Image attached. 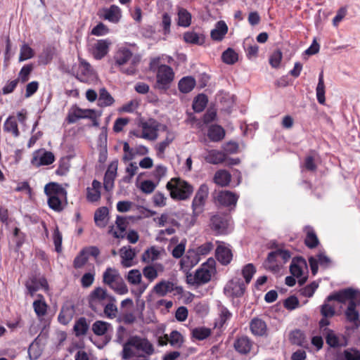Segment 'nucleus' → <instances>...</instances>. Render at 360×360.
<instances>
[{"label": "nucleus", "mask_w": 360, "mask_h": 360, "mask_svg": "<svg viewBox=\"0 0 360 360\" xmlns=\"http://www.w3.org/2000/svg\"><path fill=\"white\" fill-rule=\"evenodd\" d=\"M157 186V184L150 180H145L141 182L139 188L141 191L146 194H150L154 191Z\"/></svg>", "instance_id": "obj_62"}, {"label": "nucleus", "mask_w": 360, "mask_h": 360, "mask_svg": "<svg viewBox=\"0 0 360 360\" xmlns=\"http://www.w3.org/2000/svg\"><path fill=\"white\" fill-rule=\"evenodd\" d=\"M200 260L198 253L194 250H188L180 261L181 269L188 271L195 266Z\"/></svg>", "instance_id": "obj_17"}, {"label": "nucleus", "mask_w": 360, "mask_h": 360, "mask_svg": "<svg viewBox=\"0 0 360 360\" xmlns=\"http://www.w3.org/2000/svg\"><path fill=\"white\" fill-rule=\"evenodd\" d=\"M219 326H222L231 316V312L224 306L219 307Z\"/></svg>", "instance_id": "obj_63"}, {"label": "nucleus", "mask_w": 360, "mask_h": 360, "mask_svg": "<svg viewBox=\"0 0 360 360\" xmlns=\"http://www.w3.org/2000/svg\"><path fill=\"white\" fill-rule=\"evenodd\" d=\"M339 360H360V352L354 349H347L339 354Z\"/></svg>", "instance_id": "obj_49"}, {"label": "nucleus", "mask_w": 360, "mask_h": 360, "mask_svg": "<svg viewBox=\"0 0 360 360\" xmlns=\"http://www.w3.org/2000/svg\"><path fill=\"white\" fill-rule=\"evenodd\" d=\"M174 290V285L169 281L162 280L157 283L153 288V292L160 297H163Z\"/></svg>", "instance_id": "obj_28"}, {"label": "nucleus", "mask_w": 360, "mask_h": 360, "mask_svg": "<svg viewBox=\"0 0 360 360\" xmlns=\"http://www.w3.org/2000/svg\"><path fill=\"white\" fill-rule=\"evenodd\" d=\"M115 301H109L107 302L104 307V314L105 316L110 319H112L117 316L118 309L115 304Z\"/></svg>", "instance_id": "obj_51"}, {"label": "nucleus", "mask_w": 360, "mask_h": 360, "mask_svg": "<svg viewBox=\"0 0 360 360\" xmlns=\"http://www.w3.org/2000/svg\"><path fill=\"white\" fill-rule=\"evenodd\" d=\"M103 282L119 295L128 292V288L121 277L118 270L108 267L103 274Z\"/></svg>", "instance_id": "obj_5"}, {"label": "nucleus", "mask_w": 360, "mask_h": 360, "mask_svg": "<svg viewBox=\"0 0 360 360\" xmlns=\"http://www.w3.org/2000/svg\"><path fill=\"white\" fill-rule=\"evenodd\" d=\"M140 286L138 289L133 292L134 295L136 297V302L137 305V310L139 311L141 316H142V312L145 309V301L141 299L142 294L145 292L146 288H148V285L146 283L139 284Z\"/></svg>", "instance_id": "obj_42"}, {"label": "nucleus", "mask_w": 360, "mask_h": 360, "mask_svg": "<svg viewBox=\"0 0 360 360\" xmlns=\"http://www.w3.org/2000/svg\"><path fill=\"white\" fill-rule=\"evenodd\" d=\"M114 100L109 93L105 89H102L100 91L98 97V105L100 106H108L112 104Z\"/></svg>", "instance_id": "obj_54"}, {"label": "nucleus", "mask_w": 360, "mask_h": 360, "mask_svg": "<svg viewBox=\"0 0 360 360\" xmlns=\"http://www.w3.org/2000/svg\"><path fill=\"white\" fill-rule=\"evenodd\" d=\"M214 272L215 261L210 258L201 265V267L195 271L194 275H187V283L193 285L205 284L210 281Z\"/></svg>", "instance_id": "obj_2"}, {"label": "nucleus", "mask_w": 360, "mask_h": 360, "mask_svg": "<svg viewBox=\"0 0 360 360\" xmlns=\"http://www.w3.org/2000/svg\"><path fill=\"white\" fill-rule=\"evenodd\" d=\"M111 41L109 39H99L92 46V54L97 60H101L106 56L109 51Z\"/></svg>", "instance_id": "obj_18"}, {"label": "nucleus", "mask_w": 360, "mask_h": 360, "mask_svg": "<svg viewBox=\"0 0 360 360\" xmlns=\"http://www.w3.org/2000/svg\"><path fill=\"white\" fill-rule=\"evenodd\" d=\"M121 264L124 268H129L134 265V259L136 252L130 246H124L120 250Z\"/></svg>", "instance_id": "obj_23"}, {"label": "nucleus", "mask_w": 360, "mask_h": 360, "mask_svg": "<svg viewBox=\"0 0 360 360\" xmlns=\"http://www.w3.org/2000/svg\"><path fill=\"white\" fill-rule=\"evenodd\" d=\"M290 252L285 250L271 252L264 263V267L274 273H278L282 266L290 259Z\"/></svg>", "instance_id": "obj_6"}, {"label": "nucleus", "mask_w": 360, "mask_h": 360, "mask_svg": "<svg viewBox=\"0 0 360 360\" xmlns=\"http://www.w3.org/2000/svg\"><path fill=\"white\" fill-rule=\"evenodd\" d=\"M174 79L173 69L167 65H160L156 72V84L159 89H167Z\"/></svg>", "instance_id": "obj_8"}, {"label": "nucleus", "mask_w": 360, "mask_h": 360, "mask_svg": "<svg viewBox=\"0 0 360 360\" xmlns=\"http://www.w3.org/2000/svg\"><path fill=\"white\" fill-rule=\"evenodd\" d=\"M210 334V329L205 327H198L192 330L193 337L199 340L207 338Z\"/></svg>", "instance_id": "obj_57"}, {"label": "nucleus", "mask_w": 360, "mask_h": 360, "mask_svg": "<svg viewBox=\"0 0 360 360\" xmlns=\"http://www.w3.org/2000/svg\"><path fill=\"white\" fill-rule=\"evenodd\" d=\"M231 174L224 169L217 171L214 176V182L221 186H226L231 181Z\"/></svg>", "instance_id": "obj_43"}, {"label": "nucleus", "mask_w": 360, "mask_h": 360, "mask_svg": "<svg viewBox=\"0 0 360 360\" xmlns=\"http://www.w3.org/2000/svg\"><path fill=\"white\" fill-rule=\"evenodd\" d=\"M162 129L166 131V137L162 141L158 143L155 146L158 153L160 155L165 153L166 148L176 138V133L172 130H168L165 125L162 126Z\"/></svg>", "instance_id": "obj_26"}, {"label": "nucleus", "mask_w": 360, "mask_h": 360, "mask_svg": "<svg viewBox=\"0 0 360 360\" xmlns=\"http://www.w3.org/2000/svg\"><path fill=\"white\" fill-rule=\"evenodd\" d=\"M91 329L95 335L101 336L112 330V326L103 321H96L92 324Z\"/></svg>", "instance_id": "obj_39"}, {"label": "nucleus", "mask_w": 360, "mask_h": 360, "mask_svg": "<svg viewBox=\"0 0 360 360\" xmlns=\"http://www.w3.org/2000/svg\"><path fill=\"white\" fill-rule=\"evenodd\" d=\"M235 349L240 354H247L250 351L252 342L247 337L238 338L234 343Z\"/></svg>", "instance_id": "obj_38"}, {"label": "nucleus", "mask_w": 360, "mask_h": 360, "mask_svg": "<svg viewBox=\"0 0 360 360\" xmlns=\"http://www.w3.org/2000/svg\"><path fill=\"white\" fill-rule=\"evenodd\" d=\"M4 132L11 134L13 137L17 138L20 136V131L18 127L16 118L13 115H10L4 122L3 127Z\"/></svg>", "instance_id": "obj_32"}, {"label": "nucleus", "mask_w": 360, "mask_h": 360, "mask_svg": "<svg viewBox=\"0 0 360 360\" xmlns=\"http://www.w3.org/2000/svg\"><path fill=\"white\" fill-rule=\"evenodd\" d=\"M216 257L221 264L226 265L232 260L233 254L228 246L219 245L216 250Z\"/></svg>", "instance_id": "obj_27"}, {"label": "nucleus", "mask_w": 360, "mask_h": 360, "mask_svg": "<svg viewBox=\"0 0 360 360\" xmlns=\"http://www.w3.org/2000/svg\"><path fill=\"white\" fill-rule=\"evenodd\" d=\"M34 56L33 49L27 44H23L20 47L19 61L28 60Z\"/></svg>", "instance_id": "obj_59"}, {"label": "nucleus", "mask_w": 360, "mask_h": 360, "mask_svg": "<svg viewBox=\"0 0 360 360\" xmlns=\"http://www.w3.org/2000/svg\"><path fill=\"white\" fill-rule=\"evenodd\" d=\"M88 324L84 318H80L76 321L74 326V331L77 336L84 335L88 330Z\"/></svg>", "instance_id": "obj_53"}, {"label": "nucleus", "mask_w": 360, "mask_h": 360, "mask_svg": "<svg viewBox=\"0 0 360 360\" xmlns=\"http://www.w3.org/2000/svg\"><path fill=\"white\" fill-rule=\"evenodd\" d=\"M221 58L225 63L231 65L238 60V53L229 48L222 53Z\"/></svg>", "instance_id": "obj_56"}, {"label": "nucleus", "mask_w": 360, "mask_h": 360, "mask_svg": "<svg viewBox=\"0 0 360 360\" xmlns=\"http://www.w3.org/2000/svg\"><path fill=\"white\" fill-rule=\"evenodd\" d=\"M195 86V80L192 77H183L179 82V91L183 93L190 92Z\"/></svg>", "instance_id": "obj_45"}, {"label": "nucleus", "mask_w": 360, "mask_h": 360, "mask_svg": "<svg viewBox=\"0 0 360 360\" xmlns=\"http://www.w3.org/2000/svg\"><path fill=\"white\" fill-rule=\"evenodd\" d=\"M228 32V26L224 21L217 22L215 27L211 31V37L215 41H221Z\"/></svg>", "instance_id": "obj_35"}, {"label": "nucleus", "mask_w": 360, "mask_h": 360, "mask_svg": "<svg viewBox=\"0 0 360 360\" xmlns=\"http://www.w3.org/2000/svg\"><path fill=\"white\" fill-rule=\"evenodd\" d=\"M109 301H115V297L101 287L95 288L89 296V307L94 311L100 309Z\"/></svg>", "instance_id": "obj_7"}, {"label": "nucleus", "mask_w": 360, "mask_h": 360, "mask_svg": "<svg viewBox=\"0 0 360 360\" xmlns=\"http://www.w3.org/2000/svg\"><path fill=\"white\" fill-rule=\"evenodd\" d=\"M154 221L162 227L167 226H179L177 215L174 212L163 213L160 217L154 218Z\"/></svg>", "instance_id": "obj_19"}, {"label": "nucleus", "mask_w": 360, "mask_h": 360, "mask_svg": "<svg viewBox=\"0 0 360 360\" xmlns=\"http://www.w3.org/2000/svg\"><path fill=\"white\" fill-rule=\"evenodd\" d=\"M162 252V248L152 246L143 253L142 260L146 263H151L159 259Z\"/></svg>", "instance_id": "obj_31"}, {"label": "nucleus", "mask_w": 360, "mask_h": 360, "mask_svg": "<svg viewBox=\"0 0 360 360\" xmlns=\"http://www.w3.org/2000/svg\"><path fill=\"white\" fill-rule=\"evenodd\" d=\"M86 198L89 202H97L101 198V183L94 180L91 187L86 189Z\"/></svg>", "instance_id": "obj_33"}, {"label": "nucleus", "mask_w": 360, "mask_h": 360, "mask_svg": "<svg viewBox=\"0 0 360 360\" xmlns=\"http://www.w3.org/2000/svg\"><path fill=\"white\" fill-rule=\"evenodd\" d=\"M238 196L229 191H223L218 193L216 197L217 201L224 206H235Z\"/></svg>", "instance_id": "obj_25"}, {"label": "nucleus", "mask_w": 360, "mask_h": 360, "mask_svg": "<svg viewBox=\"0 0 360 360\" xmlns=\"http://www.w3.org/2000/svg\"><path fill=\"white\" fill-rule=\"evenodd\" d=\"M74 315V310L71 307H63L58 314V321L63 324H68L72 319Z\"/></svg>", "instance_id": "obj_48"}, {"label": "nucleus", "mask_w": 360, "mask_h": 360, "mask_svg": "<svg viewBox=\"0 0 360 360\" xmlns=\"http://www.w3.org/2000/svg\"><path fill=\"white\" fill-rule=\"evenodd\" d=\"M117 229L112 228L110 231L115 238H120L124 236V231L127 229V222L125 219L122 217H117L116 220Z\"/></svg>", "instance_id": "obj_46"}, {"label": "nucleus", "mask_w": 360, "mask_h": 360, "mask_svg": "<svg viewBox=\"0 0 360 360\" xmlns=\"http://www.w3.org/2000/svg\"><path fill=\"white\" fill-rule=\"evenodd\" d=\"M207 103V98L206 96L200 94L195 98L193 104V108L197 112H202L205 108Z\"/></svg>", "instance_id": "obj_55"}, {"label": "nucleus", "mask_w": 360, "mask_h": 360, "mask_svg": "<svg viewBox=\"0 0 360 360\" xmlns=\"http://www.w3.org/2000/svg\"><path fill=\"white\" fill-rule=\"evenodd\" d=\"M98 15L112 23H117L122 18V11L117 6L112 5L108 8H101Z\"/></svg>", "instance_id": "obj_14"}, {"label": "nucleus", "mask_w": 360, "mask_h": 360, "mask_svg": "<svg viewBox=\"0 0 360 360\" xmlns=\"http://www.w3.org/2000/svg\"><path fill=\"white\" fill-rule=\"evenodd\" d=\"M290 271L294 277L299 279L298 281L301 285L307 281V265L303 258H294L291 262Z\"/></svg>", "instance_id": "obj_9"}, {"label": "nucleus", "mask_w": 360, "mask_h": 360, "mask_svg": "<svg viewBox=\"0 0 360 360\" xmlns=\"http://www.w3.org/2000/svg\"><path fill=\"white\" fill-rule=\"evenodd\" d=\"M179 25L183 27H188L191 24V15L184 8H179L178 11Z\"/></svg>", "instance_id": "obj_52"}, {"label": "nucleus", "mask_w": 360, "mask_h": 360, "mask_svg": "<svg viewBox=\"0 0 360 360\" xmlns=\"http://www.w3.org/2000/svg\"><path fill=\"white\" fill-rule=\"evenodd\" d=\"M115 61L122 72L131 75L135 72L134 65L138 63L139 57L134 56L129 48L120 47L115 55Z\"/></svg>", "instance_id": "obj_3"}, {"label": "nucleus", "mask_w": 360, "mask_h": 360, "mask_svg": "<svg viewBox=\"0 0 360 360\" xmlns=\"http://www.w3.org/2000/svg\"><path fill=\"white\" fill-rule=\"evenodd\" d=\"M126 278L130 284L137 285L142 281V274L139 269H131L128 272Z\"/></svg>", "instance_id": "obj_50"}, {"label": "nucleus", "mask_w": 360, "mask_h": 360, "mask_svg": "<svg viewBox=\"0 0 360 360\" xmlns=\"http://www.w3.org/2000/svg\"><path fill=\"white\" fill-rule=\"evenodd\" d=\"M208 194V186L205 184H202L197 191L192 202L193 212L195 215H198L202 212Z\"/></svg>", "instance_id": "obj_11"}, {"label": "nucleus", "mask_w": 360, "mask_h": 360, "mask_svg": "<svg viewBox=\"0 0 360 360\" xmlns=\"http://www.w3.org/2000/svg\"><path fill=\"white\" fill-rule=\"evenodd\" d=\"M356 302L349 303L345 312L347 319L352 321L358 320L359 317V311L356 309Z\"/></svg>", "instance_id": "obj_61"}, {"label": "nucleus", "mask_w": 360, "mask_h": 360, "mask_svg": "<svg viewBox=\"0 0 360 360\" xmlns=\"http://www.w3.org/2000/svg\"><path fill=\"white\" fill-rule=\"evenodd\" d=\"M309 262L311 272L315 275L318 271L319 265L324 268L328 267L331 264V259L324 252H320L315 257H309Z\"/></svg>", "instance_id": "obj_16"}, {"label": "nucleus", "mask_w": 360, "mask_h": 360, "mask_svg": "<svg viewBox=\"0 0 360 360\" xmlns=\"http://www.w3.org/2000/svg\"><path fill=\"white\" fill-rule=\"evenodd\" d=\"M93 111L87 109H81L77 106L72 107L68 114L67 120L69 123H75L79 119L90 117Z\"/></svg>", "instance_id": "obj_22"}, {"label": "nucleus", "mask_w": 360, "mask_h": 360, "mask_svg": "<svg viewBox=\"0 0 360 360\" xmlns=\"http://www.w3.org/2000/svg\"><path fill=\"white\" fill-rule=\"evenodd\" d=\"M211 225L217 233L224 234L227 233L231 224L227 217L215 215L211 219Z\"/></svg>", "instance_id": "obj_20"}, {"label": "nucleus", "mask_w": 360, "mask_h": 360, "mask_svg": "<svg viewBox=\"0 0 360 360\" xmlns=\"http://www.w3.org/2000/svg\"><path fill=\"white\" fill-rule=\"evenodd\" d=\"M92 74V70L89 63L84 60L80 59L78 68V78L82 81H86V77H89Z\"/></svg>", "instance_id": "obj_44"}, {"label": "nucleus", "mask_w": 360, "mask_h": 360, "mask_svg": "<svg viewBox=\"0 0 360 360\" xmlns=\"http://www.w3.org/2000/svg\"><path fill=\"white\" fill-rule=\"evenodd\" d=\"M166 187L171 198L176 200H186L193 191L192 186L180 178L172 179L167 182Z\"/></svg>", "instance_id": "obj_4"}, {"label": "nucleus", "mask_w": 360, "mask_h": 360, "mask_svg": "<svg viewBox=\"0 0 360 360\" xmlns=\"http://www.w3.org/2000/svg\"><path fill=\"white\" fill-rule=\"evenodd\" d=\"M325 84L323 80V72L320 73L319 76V82L316 89V94L318 102L320 104H325L326 98H325Z\"/></svg>", "instance_id": "obj_47"}, {"label": "nucleus", "mask_w": 360, "mask_h": 360, "mask_svg": "<svg viewBox=\"0 0 360 360\" xmlns=\"http://www.w3.org/2000/svg\"><path fill=\"white\" fill-rule=\"evenodd\" d=\"M207 136L212 141L218 142L224 138L225 131L219 125H212L208 129Z\"/></svg>", "instance_id": "obj_37"}, {"label": "nucleus", "mask_w": 360, "mask_h": 360, "mask_svg": "<svg viewBox=\"0 0 360 360\" xmlns=\"http://www.w3.org/2000/svg\"><path fill=\"white\" fill-rule=\"evenodd\" d=\"M33 307L38 316H44L47 310V305L41 297L34 302Z\"/></svg>", "instance_id": "obj_58"}, {"label": "nucleus", "mask_w": 360, "mask_h": 360, "mask_svg": "<svg viewBox=\"0 0 360 360\" xmlns=\"http://www.w3.org/2000/svg\"><path fill=\"white\" fill-rule=\"evenodd\" d=\"M140 286L138 289L133 292L134 295L136 297V302L137 305V310L139 311L141 316H142V312L145 309V301L141 299L142 294L145 292L146 288H148V285L146 283L139 284Z\"/></svg>", "instance_id": "obj_41"}, {"label": "nucleus", "mask_w": 360, "mask_h": 360, "mask_svg": "<svg viewBox=\"0 0 360 360\" xmlns=\"http://www.w3.org/2000/svg\"><path fill=\"white\" fill-rule=\"evenodd\" d=\"M163 270L164 266L161 264H158L155 266L148 265L143 269V274L150 282H153L158 278V271H163Z\"/></svg>", "instance_id": "obj_36"}, {"label": "nucleus", "mask_w": 360, "mask_h": 360, "mask_svg": "<svg viewBox=\"0 0 360 360\" xmlns=\"http://www.w3.org/2000/svg\"><path fill=\"white\" fill-rule=\"evenodd\" d=\"M155 352L153 345L146 338L135 335L123 345L122 358L124 360H150Z\"/></svg>", "instance_id": "obj_1"}, {"label": "nucleus", "mask_w": 360, "mask_h": 360, "mask_svg": "<svg viewBox=\"0 0 360 360\" xmlns=\"http://www.w3.org/2000/svg\"><path fill=\"white\" fill-rule=\"evenodd\" d=\"M44 192L48 198H66L65 190L58 184L49 183L44 187Z\"/></svg>", "instance_id": "obj_24"}, {"label": "nucleus", "mask_w": 360, "mask_h": 360, "mask_svg": "<svg viewBox=\"0 0 360 360\" xmlns=\"http://www.w3.org/2000/svg\"><path fill=\"white\" fill-rule=\"evenodd\" d=\"M256 272V269L252 264H246L242 269V274L245 278V283H249Z\"/></svg>", "instance_id": "obj_60"}, {"label": "nucleus", "mask_w": 360, "mask_h": 360, "mask_svg": "<svg viewBox=\"0 0 360 360\" xmlns=\"http://www.w3.org/2000/svg\"><path fill=\"white\" fill-rule=\"evenodd\" d=\"M359 297L360 295L358 290L347 288L329 295L328 297V300H337L338 302L343 304L348 302L349 304L353 302H358Z\"/></svg>", "instance_id": "obj_12"}, {"label": "nucleus", "mask_w": 360, "mask_h": 360, "mask_svg": "<svg viewBox=\"0 0 360 360\" xmlns=\"http://www.w3.org/2000/svg\"><path fill=\"white\" fill-rule=\"evenodd\" d=\"M108 210L105 207H100L94 214V220L98 226L105 227L108 223Z\"/></svg>", "instance_id": "obj_40"}, {"label": "nucleus", "mask_w": 360, "mask_h": 360, "mask_svg": "<svg viewBox=\"0 0 360 360\" xmlns=\"http://www.w3.org/2000/svg\"><path fill=\"white\" fill-rule=\"evenodd\" d=\"M162 126L155 120L141 122L140 127L142 131V139L148 141L156 140L158 137V131Z\"/></svg>", "instance_id": "obj_13"}, {"label": "nucleus", "mask_w": 360, "mask_h": 360, "mask_svg": "<svg viewBox=\"0 0 360 360\" xmlns=\"http://www.w3.org/2000/svg\"><path fill=\"white\" fill-rule=\"evenodd\" d=\"M65 198H56L55 197L48 198V204L49 207L57 212L63 210V200Z\"/></svg>", "instance_id": "obj_64"}, {"label": "nucleus", "mask_w": 360, "mask_h": 360, "mask_svg": "<svg viewBox=\"0 0 360 360\" xmlns=\"http://www.w3.org/2000/svg\"><path fill=\"white\" fill-rule=\"evenodd\" d=\"M245 290V285L239 278H234L227 282L224 288V294L229 297H241Z\"/></svg>", "instance_id": "obj_10"}, {"label": "nucleus", "mask_w": 360, "mask_h": 360, "mask_svg": "<svg viewBox=\"0 0 360 360\" xmlns=\"http://www.w3.org/2000/svg\"><path fill=\"white\" fill-rule=\"evenodd\" d=\"M165 340H160L159 343L161 345H166L168 342L174 347H180L184 342L182 335L177 330H173L169 335H165Z\"/></svg>", "instance_id": "obj_29"}, {"label": "nucleus", "mask_w": 360, "mask_h": 360, "mask_svg": "<svg viewBox=\"0 0 360 360\" xmlns=\"http://www.w3.org/2000/svg\"><path fill=\"white\" fill-rule=\"evenodd\" d=\"M250 327L252 333L257 336L264 335L267 331L266 323L260 319H253L250 323Z\"/></svg>", "instance_id": "obj_34"}, {"label": "nucleus", "mask_w": 360, "mask_h": 360, "mask_svg": "<svg viewBox=\"0 0 360 360\" xmlns=\"http://www.w3.org/2000/svg\"><path fill=\"white\" fill-rule=\"evenodd\" d=\"M26 287L31 295L39 289L49 290L47 281L43 277H33L30 278L26 283Z\"/></svg>", "instance_id": "obj_21"}, {"label": "nucleus", "mask_w": 360, "mask_h": 360, "mask_svg": "<svg viewBox=\"0 0 360 360\" xmlns=\"http://www.w3.org/2000/svg\"><path fill=\"white\" fill-rule=\"evenodd\" d=\"M205 160L210 164L218 165L225 161L224 153L217 150H207L204 157Z\"/></svg>", "instance_id": "obj_30"}, {"label": "nucleus", "mask_w": 360, "mask_h": 360, "mask_svg": "<svg viewBox=\"0 0 360 360\" xmlns=\"http://www.w3.org/2000/svg\"><path fill=\"white\" fill-rule=\"evenodd\" d=\"M55 160L54 155L44 149L37 150L33 154L32 164L34 166L39 167L41 165H49Z\"/></svg>", "instance_id": "obj_15"}]
</instances>
